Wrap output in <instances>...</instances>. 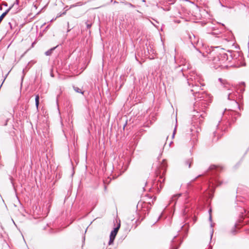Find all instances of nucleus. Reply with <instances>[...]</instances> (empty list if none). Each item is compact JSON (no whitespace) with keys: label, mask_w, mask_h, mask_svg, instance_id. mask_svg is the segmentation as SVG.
I'll list each match as a JSON object with an SVG mask.
<instances>
[{"label":"nucleus","mask_w":249,"mask_h":249,"mask_svg":"<svg viewBox=\"0 0 249 249\" xmlns=\"http://www.w3.org/2000/svg\"><path fill=\"white\" fill-rule=\"evenodd\" d=\"M200 77L195 73H190L187 78V83L190 87V91L194 96L195 103L194 105L193 121L200 124L206 116V110L208 106L211 103L212 99L210 95L205 91H200L202 89L201 86Z\"/></svg>","instance_id":"f257e3e1"},{"label":"nucleus","mask_w":249,"mask_h":249,"mask_svg":"<svg viewBox=\"0 0 249 249\" xmlns=\"http://www.w3.org/2000/svg\"><path fill=\"white\" fill-rule=\"evenodd\" d=\"M188 37L192 47L196 50L197 56L201 58L207 57L209 60L212 61L213 67L215 69L221 68V69H227L232 66L230 62L232 59L231 55L228 56V54L222 51L218 53L214 50L210 51L209 53H202L200 50L196 48L195 44L198 42V37L194 34H189Z\"/></svg>","instance_id":"f03ea898"},{"label":"nucleus","mask_w":249,"mask_h":249,"mask_svg":"<svg viewBox=\"0 0 249 249\" xmlns=\"http://www.w3.org/2000/svg\"><path fill=\"white\" fill-rule=\"evenodd\" d=\"M166 161L165 160H163L159 167V170H160V171H159V173L157 169V178L158 177L159 174L160 178V179L157 181V194L160 193V190L163 187L165 178H163V176L166 172Z\"/></svg>","instance_id":"7ed1b4c3"},{"label":"nucleus","mask_w":249,"mask_h":249,"mask_svg":"<svg viewBox=\"0 0 249 249\" xmlns=\"http://www.w3.org/2000/svg\"><path fill=\"white\" fill-rule=\"evenodd\" d=\"M175 60L176 63L178 64V66L175 67L174 72L175 73H178V75L180 76H185V71L186 69H188V66H186L185 64L186 63V59L180 57H178V56H175Z\"/></svg>","instance_id":"20e7f679"},{"label":"nucleus","mask_w":249,"mask_h":249,"mask_svg":"<svg viewBox=\"0 0 249 249\" xmlns=\"http://www.w3.org/2000/svg\"><path fill=\"white\" fill-rule=\"evenodd\" d=\"M220 170V169L218 167L214 165L210 167L209 174H211L212 177L209 179L210 184H212V185H219L222 184V182L219 180L217 175V172Z\"/></svg>","instance_id":"39448f33"},{"label":"nucleus","mask_w":249,"mask_h":249,"mask_svg":"<svg viewBox=\"0 0 249 249\" xmlns=\"http://www.w3.org/2000/svg\"><path fill=\"white\" fill-rule=\"evenodd\" d=\"M225 94L227 95L228 99L230 101H233L235 103L238 105L237 102L238 99H242L243 96L242 95L239 94L237 91H234L233 89L230 91L229 92H226Z\"/></svg>","instance_id":"423d86ee"},{"label":"nucleus","mask_w":249,"mask_h":249,"mask_svg":"<svg viewBox=\"0 0 249 249\" xmlns=\"http://www.w3.org/2000/svg\"><path fill=\"white\" fill-rule=\"evenodd\" d=\"M120 227V224H119V225L117 226V227L115 228L113 231H112L110 233V240H109V244L110 245L111 244L115 238V236L116 235V234H117V232L118 231V230L119 229Z\"/></svg>","instance_id":"0eeeda50"},{"label":"nucleus","mask_w":249,"mask_h":249,"mask_svg":"<svg viewBox=\"0 0 249 249\" xmlns=\"http://www.w3.org/2000/svg\"><path fill=\"white\" fill-rule=\"evenodd\" d=\"M218 81L221 82L223 87L227 89V92H229L232 89V87L225 80L219 78Z\"/></svg>","instance_id":"6e6552de"},{"label":"nucleus","mask_w":249,"mask_h":249,"mask_svg":"<svg viewBox=\"0 0 249 249\" xmlns=\"http://www.w3.org/2000/svg\"><path fill=\"white\" fill-rule=\"evenodd\" d=\"M237 92L239 93V94L242 95V94L244 92L245 90V83L244 82H242L240 83L236 88Z\"/></svg>","instance_id":"1a4fd4ad"},{"label":"nucleus","mask_w":249,"mask_h":249,"mask_svg":"<svg viewBox=\"0 0 249 249\" xmlns=\"http://www.w3.org/2000/svg\"><path fill=\"white\" fill-rule=\"evenodd\" d=\"M239 223H240V222H239ZM240 225V223L239 224H235L234 225V226L233 228V229L231 231V232L233 234H235V233H236L237 232V231L236 230V228H238V227Z\"/></svg>","instance_id":"9d476101"},{"label":"nucleus","mask_w":249,"mask_h":249,"mask_svg":"<svg viewBox=\"0 0 249 249\" xmlns=\"http://www.w3.org/2000/svg\"><path fill=\"white\" fill-rule=\"evenodd\" d=\"M10 10V8H9L5 12L2 14V15L0 16V23L1 22L3 18L5 17V16L8 14V12Z\"/></svg>","instance_id":"9b49d317"},{"label":"nucleus","mask_w":249,"mask_h":249,"mask_svg":"<svg viewBox=\"0 0 249 249\" xmlns=\"http://www.w3.org/2000/svg\"><path fill=\"white\" fill-rule=\"evenodd\" d=\"M192 161L193 160L192 159H189L185 161V164L186 165L188 166L189 168H190Z\"/></svg>","instance_id":"f8f14e48"},{"label":"nucleus","mask_w":249,"mask_h":249,"mask_svg":"<svg viewBox=\"0 0 249 249\" xmlns=\"http://www.w3.org/2000/svg\"><path fill=\"white\" fill-rule=\"evenodd\" d=\"M39 95L37 94L36 96V98H35V101H36V107L37 108V109L38 108V105H39Z\"/></svg>","instance_id":"ddd939ff"},{"label":"nucleus","mask_w":249,"mask_h":249,"mask_svg":"<svg viewBox=\"0 0 249 249\" xmlns=\"http://www.w3.org/2000/svg\"><path fill=\"white\" fill-rule=\"evenodd\" d=\"M74 90L77 93H80L81 94L84 93V91H82V89L78 87H74Z\"/></svg>","instance_id":"4468645a"},{"label":"nucleus","mask_w":249,"mask_h":249,"mask_svg":"<svg viewBox=\"0 0 249 249\" xmlns=\"http://www.w3.org/2000/svg\"><path fill=\"white\" fill-rule=\"evenodd\" d=\"M181 196V194H176V195H174V196L172 197V200H171V201H175L177 198Z\"/></svg>","instance_id":"2eb2a0df"},{"label":"nucleus","mask_w":249,"mask_h":249,"mask_svg":"<svg viewBox=\"0 0 249 249\" xmlns=\"http://www.w3.org/2000/svg\"><path fill=\"white\" fill-rule=\"evenodd\" d=\"M176 237V236H175L174 238L172 239V245H171V248H172V249H178V247H177L176 248H175L174 247V243L175 242L174 240L175 239V238Z\"/></svg>","instance_id":"dca6fc26"},{"label":"nucleus","mask_w":249,"mask_h":249,"mask_svg":"<svg viewBox=\"0 0 249 249\" xmlns=\"http://www.w3.org/2000/svg\"><path fill=\"white\" fill-rule=\"evenodd\" d=\"M191 141H192V142L194 143H195V142H196V137L195 134H193V136H192V137L191 138Z\"/></svg>","instance_id":"f3484780"},{"label":"nucleus","mask_w":249,"mask_h":249,"mask_svg":"<svg viewBox=\"0 0 249 249\" xmlns=\"http://www.w3.org/2000/svg\"><path fill=\"white\" fill-rule=\"evenodd\" d=\"M176 1V0H167V2L171 5V4H173Z\"/></svg>","instance_id":"a211bd4d"},{"label":"nucleus","mask_w":249,"mask_h":249,"mask_svg":"<svg viewBox=\"0 0 249 249\" xmlns=\"http://www.w3.org/2000/svg\"><path fill=\"white\" fill-rule=\"evenodd\" d=\"M54 49V48H53V49H51L50 50H49V51H47V52L45 53L47 55H49L51 54V53H52V51Z\"/></svg>","instance_id":"6ab92c4d"},{"label":"nucleus","mask_w":249,"mask_h":249,"mask_svg":"<svg viewBox=\"0 0 249 249\" xmlns=\"http://www.w3.org/2000/svg\"><path fill=\"white\" fill-rule=\"evenodd\" d=\"M184 197L185 198V201H184V203H185V204H186V203H188V200H187V199H188V196L187 194H185V195H184Z\"/></svg>","instance_id":"aec40b11"},{"label":"nucleus","mask_w":249,"mask_h":249,"mask_svg":"<svg viewBox=\"0 0 249 249\" xmlns=\"http://www.w3.org/2000/svg\"><path fill=\"white\" fill-rule=\"evenodd\" d=\"M177 124H176V126H175V127L174 128V131H173V135H172V138H174V136H175V135L176 134V128H177Z\"/></svg>","instance_id":"412c9836"},{"label":"nucleus","mask_w":249,"mask_h":249,"mask_svg":"<svg viewBox=\"0 0 249 249\" xmlns=\"http://www.w3.org/2000/svg\"><path fill=\"white\" fill-rule=\"evenodd\" d=\"M187 207V206H185V208H184V210H183V214L184 215H185L187 213V212L186 211Z\"/></svg>","instance_id":"4be33fe9"},{"label":"nucleus","mask_w":249,"mask_h":249,"mask_svg":"<svg viewBox=\"0 0 249 249\" xmlns=\"http://www.w3.org/2000/svg\"><path fill=\"white\" fill-rule=\"evenodd\" d=\"M124 4H125V5H127V6H129V7H133V5L132 4H131L130 3H129V2H125Z\"/></svg>","instance_id":"5701e85b"},{"label":"nucleus","mask_w":249,"mask_h":249,"mask_svg":"<svg viewBox=\"0 0 249 249\" xmlns=\"http://www.w3.org/2000/svg\"><path fill=\"white\" fill-rule=\"evenodd\" d=\"M213 230H212V232H211V239H212V236H213Z\"/></svg>","instance_id":"b1692460"},{"label":"nucleus","mask_w":249,"mask_h":249,"mask_svg":"<svg viewBox=\"0 0 249 249\" xmlns=\"http://www.w3.org/2000/svg\"><path fill=\"white\" fill-rule=\"evenodd\" d=\"M160 36L161 41L162 42H163V38H162V35L161 34V33H160Z\"/></svg>","instance_id":"393cba45"},{"label":"nucleus","mask_w":249,"mask_h":249,"mask_svg":"<svg viewBox=\"0 0 249 249\" xmlns=\"http://www.w3.org/2000/svg\"><path fill=\"white\" fill-rule=\"evenodd\" d=\"M219 3L222 7H225V5H224L221 2L220 0H219Z\"/></svg>","instance_id":"a878e982"},{"label":"nucleus","mask_w":249,"mask_h":249,"mask_svg":"<svg viewBox=\"0 0 249 249\" xmlns=\"http://www.w3.org/2000/svg\"><path fill=\"white\" fill-rule=\"evenodd\" d=\"M209 220L210 221H212V215L211 214H210V216H209Z\"/></svg>","instance_id":"bb28decb"},{"label":"nucleus","mask_w":249,"mask_h":249,"mask_svg":"<svg viewBox=\"0 0 249 249\" xmlns=\"http://www.w3.org/2000/svg\"><path fill=\"white\" fill-rule=\"evenodd\" d=\"M200 176H201V175H198V176L197 177H196L195 179H194L193 180H192V182H193V181H194V180H196V178H198V177H200Z\"/></svg>","instance_id":"cd10ccee"},{"label":"nucleus","mask_w":249,"mask_h":249,"mask_svg":"<svg viewBox=\"0 0 249 249\" xmlns=\"http://www.w3.org/2000/svg\"><path fill=\"white\" fill-rule=\"evenodd\" d=\"M247 234H249V229L246 230Z\"/></svg>","instance_id":"c85d7f7f"},{"label":"nucleus","mask_w":249,"mask_h":249,"mask_svg":"<svg viewBox=\"0 0 249 249\" xmlns=\"http://www.w3.org/2000/svg\"><path fill=\"white\" fill-rule=\"evenodd\" d=\"M91 27V24H87V27L89 28Z\"/></svg>","instance_id":"c756f323"},{"label":"nucleus","mask_w":249,"mask_h":249,"mask_svg":"<svg viewBox=\"0 0 249 249\" xmlns=\"http://www.w3.org/2000/svg\"><path fill=\"white\" fill-rule=\"evenodd\" d=\"M160 216L159 217L158 219H157L156 222H157L160 219Z\"/></svg>","instance_id":"7c9ffc66"},{"label":"nucleus","mask_w":249,"mask_h":249,"mask_svg":"<svg viewBox=\"0 0 249 249\" xmlns=\"http://www.w3.org/2000/svg\"><path fill=\"white\" fill-rule=\"evenodd\" d=\"M170 10V8H168L167 9H166L165 10H167V11H169Z\"/></svg>","instance_id":"2f4dec72"},{"label":"nucleus","mask_w":249,"mask_h":249,"mask_svg":"<svg viewBox=\"0 0 249 249\" xmlns=\"http://www.w3.org/2000/svg\"><path fill=\"white\" fill-rule=\"evenodd\" d=\"M114 3H118V2H117L116 1H114Z\"/></svg>","instance_id":"473e14b6"},{"label":"nucleus","mask_w":249,"mask_h":249,"mask_svg":"<svg viewBox=\"0 0 249 249\" xmlns=\"http://www.w3.org/2000/svg\"><path fill=\"white\" fill-rule=\"evenodd\" d=\"M209 213H211V209H210V210H209Z\"/></svg>","instance_id":"72a5a7b5"},{"label":"nucleus","mask_w":249,"mask_h":249,"mask_svg":"<svg viewBox=\"0 0 249 249\" xmlns=\"http://www.w3.org/2000/svg\"><path fill=\"white\" fill-rule=\"evenodd\" d=\"M160 30H161V31H162V27H161V28H160Z\"/></svg>","instance_id":"f704fd0d"}]
</instances>
